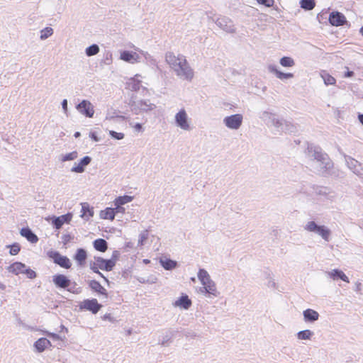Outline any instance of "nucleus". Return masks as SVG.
Segmentation results:
<instances>
[{"mask_svg": "<svg viewBox=\"0 0 363 363\" xmlns=\"http://www.w3.org/2000/svg\"><path fill=\"white\" fill-rule=\"evenodd\" d=\"M165 61L181 79L191 82L194 78V70L183 55H176L172 52H167L165 54Z\"/></svg>", "mask_w": 363, "mask_h": 363, "instance_id": "nucleus-1", "label": "nucleus"}, {"mask_svg": "<svg viewBox=\"0 0 363 363\" xmlns=\"http://www.w3.org/2000/svg\"><path fill=\"white\" fill-rule=\"evenodd\" d=\"M308 156L313 158L318 163L319 172L322 174L328 173L333 167V163L326 153L323 152L319 147L308 145L307 148Z\"/></svg>", "mask_w": 363, "mask_h": 363, "instance_id": "nucleus-2", "label": "nucleus"}, {"mask_svg": "<svg viewBox=\"0 0 363 363\" xmlns=\"http://www.w3.org/2000/svg\"><path fill=\"white\" fill-rule=\"evenodd\" d=\"M197 277L201 284L203 286V287L200 289L201 293L209 298H216L220 295V292L217 289L215 281L211 279L206 269H200Z\"/></svg>", "mask_w": 363, "mask_h": 363, "instance_id": "nucleus-3", "label": "nucleus"}, {"mask_svg": "<svg viewBox=\"0 0 363 363\" xmlns=\"http://www.w3.org/2000/svg\"><path fill=\"white\" fill-rule=\"evenodd\" d=\"M52 282L57 288L66 289L72 294H79L82 292V288L65 274H57L52 276Z\"/></svg>", "mask_w": 363, "mask_h": 363, "instance_id": "nucleus-4", "label": "nucleus"}, {"mask_svg": "<svg viewBox=\"0 0 363 363\" xmlns=\"http://www.w3.org/2000/svg\"><path fill=\"white\" fill-rule=\"evenodd\" d=\"M304 230L309 233H314L322 238L326 242L330 240L331 231L325 225H318L315 221L311 220L304 225Z\"/></svg>", "mask_w": 363, "mask_h": 363, "instance_id": "nucleus-5", "label": "nucleus"}, {"mask_svg": "<svg viewBox=\"0 0 363 363\" xmlns=\"http://www.w3.org/2000/svg\"><path fill=\"white\" fill-rule=\"evenodd\" d=\"M174 122L177 127L184 131H190L192 129L191 119L184 108H181L175 114Z\"/></svg>", "mask_w": 363, "mask_h": 363, "instance_id": "nucleus-6", "label": "nucleus"}, {"mask_svg": "<svg viewBox=\"0 0 363 363\" xmlns=\"http://www.w3.org/2000/svg\"><path fill=\"white\" fill-rule=\"evenodd\" d=\"M7 269L9 272H11L16 275H18L20 274H26L27 277L30 279H35L36 277V273L35 271L30 268H27L26 264L19 262L13 263L9 267H8Z\"/></svg>", "mask_w": 363, "mask_h": 363, "instance_id": "nucleus-7", "label": "nucleus"}, {"mask_svg": "<svg viewBox=\"0 0 363 363\" xmlns=\"http://www.w3.org/2000/svg\"><path fill=\"white\" fill-rule=\"evenodd\" d=\"M156 105L150 102V100H138L133 101L131 104V109L135 113L138 114L142 112H148L154 110Z\"/></svg>", "mask_w": 363, "mask_h": 363, "instance_id": "nucleus-8", "label": "nucleus"}, {"mask_svg": "<svg viewBox=\"0 0 363 363\" xmlns=\"http://www.w3.org/2000/svg\"><path fill=\"white\" fill-rule=\"evenodd\" d=\"M243 121V116L242 114L237 113L229 116H226L223 118L224 125L230 130H238Z\"/></svg>", "mask_w": 363, "mask_h": 363, "instance_id": "nucleus-9", "label": "nucleus"}, {"mask_svg": "<svg viewBox=\"0 0 363 363\" xmlns=\"http://www.w3.org/2000/svg\"><path fill=\"white\" fill-rule=\"evenodd\" d=\"M76 109L82 115L87 118H93L94 115V107L93 104L86 99L82 100L76 106Z\"/></svg>", "mask_w": 363, "mask_h": 363, "instance_id": "nucleus-10", "label": "nucleus"}, {"mask_svg": "<svg viewBox=\"0 0 363 363\" xmlns=\"http://www.w3.org/2000/svg\"><path fill=\"white\" fill-rule=\"evenodd\" d=\"M80 310L89 311L92 313H97L101 308L102 305L99 303L96 298L85 299L79 305Z\"/></svg>", "mask_w": 363, "mask_h": 363, "instance_id": "nucleus-11", "label": "nucleus"}, {"mask_svg": "<svg viewBox=\"0 0 363 363\" xmlns=\"http://www.w3.org/2000/svg\"><path fill=\"white\" fill-rule=\"evenodd\" d=\"M215 23L220 28L227 33H234L235 32V27L233 21L228 17L218 18Z\"/></svg>", "mask_w": 363, "mask_h": 363, "instance_id": "nucleus-12", "label": "nucleus"}, {"mask_svg": "<svg viewBox=\"0 0 363 363\" xmlns=\"http://www.w3.org/2000/svg\"><path fill=\"white\" fill-rule=\"evenodd\" d=\"M345 159L347 167L352 170L354 174L359 177L363 176V167L359 162L347 155H345Z\"/></svg>", "mask_w": 363, "mask_h": 363, "instance_id": "nucleus-13", "label": "nucleus"}, {"mask_svg": "<svg viewBox=\"0 0 363 363\" xmlns=\"http://www.w3.org/2000/svg\"><path fill=\"white\" fill-rule=\"evenodd\" d=\"M50 257L53 259V262L65 269H69L72 266V263L69 259L60 254L58 252H52Z\"/></svg>", "mask_w": 363, "mask_h": 363, "instance_id": "nucleus-14", "label": "nucleus"}, {"mask_svg": "<svg viewBox=\"0 0 363 363\" xmlns=\"http://www.w3.org/2000/svg\"><path fill=\"white\" fill-rule=\"evenodd\" d=\"M139 77H140V74H135L129 79L126 84L127 88L133 91H138L142 89L143 91L148 92L147 89L142 85V81Z\"/></svg>", "mask_w": 363, "mask_h": 363, "instance_id": "nucleus-15", "label": "nucleus"}, {"mask_svg": "<svg viewBox=\"0 0 363 363\" xmlns=\"http://www.w3.org/2000/svg\"><path fill=\"white\" fill-rule=\"evenodd\" d=\"M72 213H67L65 215H62L60 216H53L52 218V224L56 229H60L62 228L63 224L69 223L72 218Z\"/></svg>", "mask_w": 363, "mask_h": 363, "instance_id": "nucleus-16", "label": "nucleus"}, {"mask_svg": "<svg viewBox=\"0 0 363 363\" xmlns=\"http://www.w3.org/2000/svg\"><path fill=\"white\" fill-rule=\"evenodd\" d=\"M328 20L330 23L333 26H343L347 23L345 16L338 11L330 13Z\"/></svg>", "mask_w": 363, "mask_h": 363, "instance_id": "nucleus-17", "label": "nucleus"}, {"mask_svg": "<svg viewBox=\"0 0 363 363\" xmlns=\"http://www.w3.org/2000/svg\"><path fill=\"white\" fill-rule=\"evenodd\" d=\"M262 118L264 120H271L272 125L277 128L279 131L282 130L284 123V119L276 118L273 113H269L268 111H264L262 113Z\"/></svg>", "mask_w": 363, "mask_h": 363, "instance_id": "nucleus-18", "label": "nucleus"}, {"mask_svg": "<svg viewBox=\"0 0 363 363\" xmlns=\"http://www.w3.org/2000/svg\"><path fill=\"white\" fill-rule=\"evenodd\" d=\"M120 59L130 64L140 62V57L137 52L128 50L121 52Z\"/></svg>", "mask_w": 363, "mask_h": 363, "instance_id": "nucleus-19", "label": "nucleus"}, {"mask_svg": "<svg viewBox=\"0 0 363 363\" xmlns=\"http://www.w3.org/2000/svg\"><path fill=\"white\" fill-rule=\"evenodd\" d=\"M96 264L100 269L105 271H111L114 267L113 259H105L101 257H95Z\"/></svg>", "mask_w": 363, "mask_h": 363, "instance_id": "nucleus-20", "label": "nucleus"}, {"mask_svg": "<svg viewBox=\"0 0 363 363\" xmlns=\"http://www.w3.org/2000/svg\"><path fill=\"white\" fill-rule=\"evenodd\" d=\"M91 162V157L89 156H85L80 160L79 163H75L72 167L71 172L74 173H83L85 171V167L89 165Z\"/></svg>", "mask_w": 363, "mask_h": 363, "instance_id": "nucleus-21", "label": "nucleus"}, {"mask_svg": "<svg viewBox=\"0 0 363 363\" xmlns=\"http://www.w3.org/2000/svg\"><path fill=\"white\" fill-rule=\"evenodd\" d=\"M325 274L329 278L332 279L333 280L341 279L347 283L350 282L349 278L340 269H335L331 271L326 272Z\"/></svg>", "mask_w": 363, "mask_h": 363, "instance_id": "nucleus-22", "label": "nucleus"}, {"mask_svg": "<svg viewBox=\"0 0 363 363\" xmlns=\"http://www.w3.org/2000/svg\"><path fill=\"white\" fill-rule=\"evenodd\" d=\"M82 210L80 217L84 220L88 221L94 216V208L91 207L88 203H82Z\"/></svg>", "mask_w": 363, "mask_h": 363, "instance_id": "nucleus-23", "label": "nucleus"}, {"mask_svg": "<svg viewBox=\"0 0 363 363\" xmlns=\"http://www.w3.org/2000/svg\"><path fill=\"white\" fill-rule=\"evenodd\" d=\"M303 320L306 323H314L319 318V313L311 308H308L303 312Z\"/></svg>", "mask_w": 363, "mask_h": 363, "instance_id": "nucleus-24", "label": "nucleus"}, {"mask_svg": "<svg viewBox=\"0 0 363 363\" xmlns=\"http://www.w3.org/2000/svg\"><path fill=\"white\" fill-rule=\"evenodd\" d=\"M192 304L191 300L186 294L182 295L174 303V306L176 307H180L183 309H189Z\"/></svg>", "mask_w": 363, "mask_h": 363, "instance_id": "nucleus-25", "label": "nucleus"}, {"mask_svg": "<svg viewBox=\"0 0 363 363\" xmlns=\"http://www.w3.org/2000/svg\"><path fill=\"white\" fill-rule=\"evenodd\" d=\"M89 286L94 291L104 296L106 298L108 297L106 289L99 281L91 280L89 283Z\"/></svg>", "mask_w": 363, "mask_h": 363, "instance_id": "nucleus-26", "label": "nucleus"}, {"mask_svg": "<svg viewBox=\"0 0 363 363\" xmlns=\"http://www.w3.org/2000/svg\"><path fill=\"white\" fill-rule=\"evenodd\" d=\"M87 258L86 251L83 248H79L74 256V260L77 262L79 266H84Z\"/></svg>", "mask_w": 363, "mask_h": 363, "instance_id": "nucleus-27", "label": "nucleus"}, {"mask_svg": "<svg viewBox=\"0 0 363 363\" xmlns=\"http://www.w3.org/2000/svg\"><path fill=\"white\" fill-rule=\"evenodd\" d=\"M316 194L325 199L333 201L335 198V194L327 187H320L316 190Z\"/></svg>", "mask_w": 363, "mask_h": 363, "instance_id": "nucleus-28", "label": "nucleus"}, {"mask_svg": "<svg viewBox=\"0 0 363 363\" xmlns=\"http://www.w3.org/2000/svg\"><path fill=\"white\" fill-rule=\"evenodd\" d=\"M20 233L31 243H36L38 241L37 235L29 228H23Z\"/></svg>", "mask_w": 363, "mask_h": 363, "instance_id": "nucleus-29", "label": "nucleus"}, {"mask_svg": "<svg viewBox=\"0 0 363 363\" xmlns=\"http://www.w3.org/2000/svg\"><path fill=\"white\" fill-rule=\"evenodd\" d=\"M268 69L269 72L274 73L276 77L279 79L283 80L294 77V74L292 73H284L278 70L275 65H269Z\"/></svg>", "mask_w": 363, "mask_h": 363, "instance_id": "nucleus-30", "label": "nucleus"}, {"mask_svg": "<svg viewBox=\"0 0 363 363\" xmlns=\"http://www.w3.org/2000/svg\"><path fill=\"white\" fill-rule=\"evenodd\" d=\"M49 346H51V343L45 337L39 338L34 343V347L38 352H43Z\"/></svg>", "mask_w": 363, "mask_h": 363, "instance_id": "nucleus-31", "label": "nucleus"}, {"mask_svg": "<svg viewBox=\"0 0 363 363\" xmlns=\"http://www.w3.org/2000/svg\"><path fill=\"white\" fill-rule=\"evenodd\" d=\"M160 263L166 270H172L177 266V262L169 258H160Z\"/></svg>", "mask_w": 363, "mask_h": 363, "instance_id": "nucleus-32", "label": "nucleus"}, {"mask_svg": "<svg viewBox=\"0 0 363 363\" xmlns=\"http://www.w3.org/2000/svg\"><path fill=\"white\" fill-rule=\"evenodd\" d=\"M94 247L96 250L104 252L108 249L107 242L102 238L96 239L93 242Z\"/></svg>", "mask_w": 363, "mask_h": 363, "instance_id": "nucleus-33", "label": "nucleus"}, {"mask_svg": "<svg viewBox=\"0 0 363 363\" xmlns=\"http://www.w3.org/2000/svg\"><path fill=\"white\" fill-rule=\"evenodd\" d=\"M100 218L102 219H108L113 220L115 218V210L113 208H106L101 211Z\"/></svg>", "mask_w": 363, "mask_h": 363, "instance_id": "nucleus-34", "label": "nucleus"}, {"mask_svg": "<svg viewBox=\"0 0 363 363\" xmlns=\"http://www.w3.org/2000/svg\"><path fill=\"white\" fill-rule=\"evenodd\" d=\"M314 333L310 330H304L297 333L296 337L301 340H309L312 338Z\"/></svg>", "mask_w": 363, "mask_h": 363, "instance_id": "nucleus-35", "label": "nucleus"}, {"mask_svg": "<svg viewBox=\"0 0 363 363\" xmlns=\"http://www.w3.org/2000/svg\"><path fill=\"white\" fill-rule=\"evenodd\" d=\"M320 76L324 81L325 85H333L335 84V79L328 74L326 71H322L320 72Z\"/></svg>", "mask_w": 363, "mask_h": 363, "instance_id": "nucleus-36", "label": "nucleus"}, {"mask_svg": "<svg viewBox=\"0 0 363 363\" xmlns=\"http://www.w3.org/2000/svg\"><path fill=\"white\" fill-rule=\"evenodd\" d=\"M315 6V0H301L300 7L305 11H311Z\"/></svg>", "mask_w": 363, "mask_h": 363, "instance_id": "nucleus-37", "label": "nucleus"}, {"mask_svg": "<svg viewBox=\"0 0 363 363\" xmlns=\"http://www.w3.org/2000/svg\"><path fill=\"white\" fill-rule=\"evenodd\" d=\"M133 199V196L127 195L118 196L115 199L114 204L115 206H122L132 201Z\"/></svg>", "mask_w": 363, "mask_h": 363, "instance_id": "nucleus-38", "label": "nucleus"}, {"mask_svg": "<svg viewBox=\"0 0 363 363\" xmlns=\"http://www.w3.org/2000/svg\"><path fill=\"white\" fill-rule=\"evenodd\" d=\"M279 63L284 67H291L295 65V62L293 58L290 57H283L280 59Z\"/></svg>", "mask_w": 363, "mask_h": 363, "instance_id": "nucleus-39", "label": "nucleus"}, {"mask_svg": "<svg viewBox=\"0 0 363 363\" xmlns=\"http://www.w3.org/2000/svg\"><path fill=\"white\" fill-rule=\"evenodd\" d=\"M99 52V47L96 44H93L86 48L85 53L88 57L94 56Z\"/></svg>", "mask_w": 363, "mask_h": 363, "instance_id": "nucleus-40", "label": "nucleus"}, {"mask_svg": "<svg viewBox=\"0 0 363 363\" xmlns=\"http://www.w3.org/2000/svg\"><path fill=\"white\" fill-rule=\"evenodd\" d=\"M53 29L50 27H46L40 30V39L45 40L53 34Z\"/></svg>", "mask_w": 363, "mask_h": 363, "instance_id": "nucleus-41", "label": "nucleus"}, {"mask_svg": "<svg viewBox=\"0 0 363 363\" xmlns=\"http://www.w3.org/2000/svg\"><path fill=\"white\" fill-rule=\"evenodd\" d=\"M78 157V152L77 151H72L71 152L67 153L65 155H62L61 156L60 160L64 162L66 161H72L74 160Z\"/></svg>", "mask_w": 363, "mask_h": 363, "instance_id": "nucleus-42", "label": "nucleus"}, {"mask_svg": "<svg viewBox=\"0 0 363 363\" xmlns=\"http://www.w3.org/2000/svg\"><path fill=\"white\" fill-rule=\"evenodd\" d=\"M139 52L144 57L146 62L150 63V65H156L155 59L147 52L140 50Z\"/></svg>", "mask_w": 363, "mask_h": 363, "instance_id": "nucleus-43", "label": "nucleus"}, {"mask_svg": "<svg viewBox=\"0 0 363 363\" xmlns=\"http://www.w3.org/2000/svg\"><path fill=\"white\" fill-rule=\"evenodd\" d=\"M296 130V126L291 122L284 120L282 132L294 133Z\"/></svg>", "mask_w": 363, "mask_h": 363, "instance_id": "nucleus-44", "label": "nucleus"}, {"mask_svg": "<svg viewBox=\"0 0 363 363\" xmlns=\"http://www.w3.org/2000/svg\"><path fill=\"white\" fill-rule=\"evenodd\" d=\"M7 247L10 248L9 253L11 255H18L21 250V247H20L19 244H18V243H13V245H8Z\"/></svg>", "mask_w": 363, "mask_h": 363, "instance_id": "nucleus-45", "label": "nucleus"}, {"mask_svg": "<svg viewBox=\"0 0 363 363\" xmlns=\"http://www.w3.org/2000/svg\"><path fill=\"white\" fill-rule=\"evenodd\" d=\"M147 238L148 231L147 230L142 231L139 235L138 245H143Z\"/></svg>", "mask_w": 363, "mask_h": 363, "instance_id": "nucleus-46", "label": "nucleus"}, {"mask_svg": "<svg viewBox=\"0 0 363 363\" xmlns=\"http://www.w3.org/2000/svg\"><path fill=\"white\" fill-rule=\"evenodd\" d=\"M110 136L116 140H120L124 138L125 135L123 133H117L114 130H109Z\"/></svg>", "mask_w": 363, "mask_h": 363, "instance_id": "nucleus-47", "label": "nucleus"}, {"mask_svg": "<svg viewBox=\"0 0 363 363\" xmlns=\"http://www.w3.org/2000/svg\"><path fill=\"white\" fill-rule=\"evenodd\" d=\"M258 4L265 6L266 7H272L274 4V0H256Z\"/></svg>", "mask_w": 363, "mask_h": 363, "instance_id": "nucleus-48", "label": "nucleus"}, {"mask_svg": "<svg viewBox=\"0 0 363 363\" xmlns=\"http://www.w3.org/2000/svg\"><path fill=\"white\" fill-rule=\"evenodd\" d=\"M48 337H50L53 340H62V338L57 334L50 332H45Z\"/></svg>", "mask_w": 363, "mask_h": 363, "instance_id": "nucleus-49", "label": "nucleus"}, {"mask_svg": "<svg viewBox=\"0 0 363 363\" xmlns=\"http://www.w3.org/2000/svg\"><path fill=\"white\" fill-rule=\"evenodd\" d=\"M266 277L269 279L268 283H267L268 287L275 288L276 283L274 281V279L272 278L270 273H267Z\"/></svg>", "mask_w": 363, "mask_h": 363, "instance_id": "nucleus-50", "label": "nucleus"}, {"mask_svg": "<svg viewBox=\"0 0 363 363\" xmlns=\"http://www.w3.org/2000/svg\"><path fill=\"white\" fill-rule=\"evenodd\" d=\"M172 337V332H170V334H167L163 337V339L162 340L161 345L163 346L167 345V342L171 339Z\"/></svg>", "mask_w": 363, "mask_h": 363, "instance_id": "nucleus-51", "label": "nucleus"}, {"mask_svg": "<svg viewBox=\"0 0 363 363\" xmlns=\"http://www.w3.org/2000/svg\"><path fill=\"white\" fill-rule=\"evenodd\" d=\"M62 108L64 111V113L67 115L68 108H67V100L63 99L62 101Z\"/></svg>", "mask_w": 363, "mask_h": 363, "instance_id": "nucleus-52", "label": "nucleus"}, {"mask_svg": "<svg viewBox=\"0 0 363 363\" xmlns=\"http://www.w3.org/2000/svg\"><path fill=\"white\" fill-rule=\"evenodd\" d=\"M113 209L115 210V215L118 213H123L125 212V208L121 206H116Z\"/></svg>", "mask_w": 363, "mask_h": 363, "instance_id": "nucleus-53", "label": "nucleus"}, {"mask_svg": "<svg viewBox=\"0 0 363 363\" xmlns=\"http://www.w3.org/2000/svg\"><path fill=\"white\" fill-rule=\"evenodd\" d=\"M91 269L94 272V273H99V267L98 265L96 264V262L93 263V264H91V267H90Z\"/></svg>", "mask_w": 363, "mask_h": 363, "instance_id": "nucleus-54", "label": "nucleus"}, {"mask_svg": "<svg viewBox=\"0 0 363 363\" xmlns=\"http://www.w3.org/2000/svg\"><path fill=\"white\" fill-rule=\"evenodd\" d=\"M133 127L138 132L143 131V126H142V124H140V123H135L134 125H133Z\"/></svg>", "mask_w": 363, "mask_h": 363, "instance_id": "nucleus-55", "label": "nucleus"}, {"mask_svg": "<svg viewBox=\"0 0 363 363\" xmlns=\"http://www.w3.org/2000/svg\"><path fill=\"white\" fill-rule=\"evenodd\" d=\"M104 320H108L111 322L114 321V318L112 317V315L110 313H106L103 316Z\"/></svg>", "mask_w": 363, "mask_h": 363, "instance_id": "nucleus-56", "label": "nucleus"}, {"mask_svg": "<svg viewBox=\"0 0 363 363\" xmlns=\"http://www.w3.org/2000/svg\"><path fill=\"white\" fill-rule=\"evenodd\" d=\"M89 137L96 142H98L99 140V138L94 132L90 133Z\"/></svg>", "mask_w": 363, "mask_h": 363, "instance_id": "nucleus-57", "label": "nucleus"}, {"mask_svg": "<svg viewBox=\"0 0 363 363\" xmlns=\"http://www.w3.org/2000/svg\"><path fill=\"white\" fill-rule=\"evenodd\" d=\"M119 256V253L118 251H114L113 255H112V257L111 259H113L114 260V265L116 264V260L118 259V257Z\"/></svg>", "mask_w": 363, "mask_h": 363, "instance_id": "nucleus-58", "label": "nucleus"}, {"mask_svg": "<svg viewBox=\"0 0 363 363\" xmlns=\"http://www.w3.org/2000/svg\"><path fill=\"white\" fill-rule=\"evenodd\" d=\"M62 238L63 240V242L65 243H66V242H69L70 240L71 236L69 235H68V234L67 235H64Z\"/></svg>", "mask_w": 363, "mask_h": 363, "instance_id": "nucleus-59", "label": "nucleus"}, {"mask_svg": "<svg viewBox=\"0 0 363 363\" xmlns=\"http://www.w3.org/2000/svg\"><path fill=\"white\" fill-rule=\"evenodd\" d=\"M355 290L357 292H359L362 290V284L360 282H357L355 284Z\"/></svg>", "mask_w": 363, "mask_h": 363, "instance_id": "nucleus-60", "label": "nucleus"}, {"mask_svg": "<svg viewBox=\"0 0 363 363\" xmlns=\"http://www.w3.org/2000/svg\"><path fill=\"white\" fill-rule=\"evenodd\" d=\"M353 75H354V72H353L352 71H349V70H347V71L345 73V74H344L345 77H352Z\"/></svg>", "mask_w": 363, "mask_h": 363, "instance_id": "nucleus-61", "label": "nucleus"}, {"mask_svg": "<svg viewBox=\"0 0 363 363\" xmlns=\"http://www.w3.org/2000/svg\"><path fill=\"white\" fill-rule=\"evenodd\" d=\"M358 118H359V122L362 124L363 125V114H359L358 116Z\"/></svg>", "mask_w": 363, "mask_h": 363, "instance_id": "nucleus-62", "label": "nucleus"}, {"mask_svg": "<svg viewBox=\"0 0 363 363\" xmlns=\"http://www.w3.org/2000/svg\"><path fill=\"white\" fill-rule=\"evenodd\" d=\"M60 328H61V331L65 330L66 333L68 332L67 328L66 327H65V325H60Z\"/></svg>", "mask_w": 363, "mask_h": 363, "instance_id": "nucleus-63", "label": "nucleus"}, {"mask_svg": "<svg viewBox=\"0 0 363 363\" xmlns=\"http://www.w3.org/2000/svg\"><path fill=\"white\" fill-rule=\"evenodd\" d=\"M6 289V285L1 282H0V289L4 290Z\"/></svg>", "mask_w": 363, "mask_h": 363, "instance_id": "nucleus-64", "label": "nucleus"}]
</instances>
